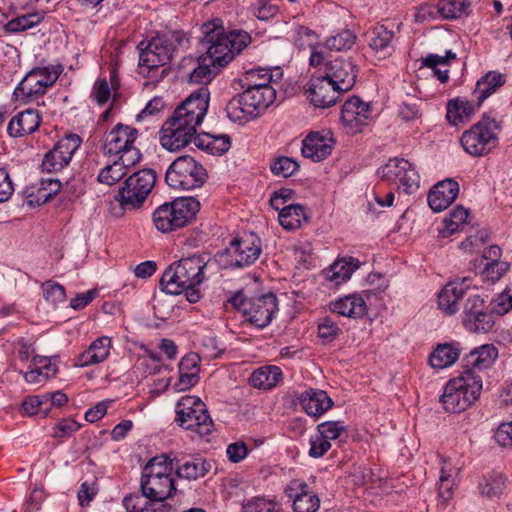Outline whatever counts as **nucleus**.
<instances>
[{"label":"nucleus","instance_id":"1","mask_svg":"<svg viewBox=\"0 0 512 512\" xmlns=\"http://www.w3.org/2000/svg\"><path fill=\"white\" fill-rule=\"evenodd\" d=\"M210 93L201 87L182 101L163 123L160 144L170 152H177L195 143L197 127L202 123L209 107Z\"/></svg>","mask_w":512,"mask_h":512},{"label":"nucleus","instance_id":"2","mask_svg":"<svg viewBox=\"0 0 512 512\" xmlns=\"http://www.w3.org/2000/svg\"><path fill=\"white\" fill-rule=\"evenodd\" d=\"M211 267L209 254H192L169 265L160 279L161 290L170 295L185 293L190 303L201 298L199 286L207 279Z\"/></svg>","mask_w":512,"mask_h":512},{"label":"nucleus","instance_id":"3","mask_svg":"<svg viewBox=\"0 0 512 512\" xmlns=\"http://www.w3.org/2000/svg\"><path fill=\"white\" fill-rule=\"evenodd\" d=\"M201 44L206 60L214 67H224L252 42L251 35L241 29L226 31L219 19L202 25Z\"/></svg>","mask_w":512,"mask_h":512},{"label":"nucleus","instance_id":"4","mask_svg":"<svg viewBox=\"0 0 512 512\" xmlns=\"http://www.w3.org/2000/svg\"><path fill=\"white\" fill-rule=\"evenodd\" d=\"M482 379L472 369L450 379L444 387L440 403L445 411L460 413L470 407L480 396Z\"/></svg>","mask_w":512,"mask_h":512},{"label":"nucleus","instance_id":"5","mask_svg":"<svg viewBox=\"0 0 512 512\" xmlns=\"http://www.w3.org/2000/svg\"><path fill=\"white\" fill-rule=\"evenodd\" d=\"M243 92L233 97L226 106L229 119L244 124L263 113L276 99L275 87H242Z\"/></svg>","mask_w":512,"mask_h":512},{"label":"nucleus","instance_id":"6","mask_svg":"<svg viewBox=\"0 0 512 512\" xmlns=\"http://www.w3.org/2000/svg\"><path fill=\"white\" fill-rule=\"evenodd\" d=\"M175 422L183 429L200 437L209 436L214 430L213 420L206 404L197 396H183L176 404Z\"/></svg>","mask_w":512,"mask_h":512},{"label":"nucleus","instance_id":"7","mask_svg":"<svg viewBox=\"0 0 512 512\" xmlns=\"http://www.w3.org/2000/svg\"><path fill=\"white\" fill-rule=\"evenodd\" d=\"M499 129L494 118L484 115L470 129L463 132L460 143L465 152L473 157L488 155L498 145Z\"/></svg>","mask_w":512,"mask_h":512},{"label":"nucleus","instance_id":"8","mask_svg":"<svg viewBox=\"0 0 512 512\" xmlns=\"http://www.w3.org/2000/svg\"><path fill=\"white\" fill-rule=\"evenodd\" d=\"M208 178L204 166L189 155L175 159L165 174L166 183L174 189L191 190L203 186Z\"/></svg>","mask_w":512,"mask_h":512},{"label":"nucleus","instance_id":"9","mask_svg":"<svg viewBox=\"0 0 512 512\" xmlns=\"http://www.w3.org/2000/svg\"><path fill=\"white\" fill-rule=\"evenodd\" d=\"M156 182V172L153 169H142L129 176L120 187L118 199L124 210L141 207L152 191Z\"/></svg>","mask_w":512,"mask_h":512},{"label":"nucleus","instance_id":"10","mask_svg":"<svg viewBox=\"0 0 512 512\" xmlns=\"http://www.w3.org/2000/svg\"><path fill=\"white\" fill-rule=\"evenodd\" d=\"M62 71L61 65L35 68L17 85L14 95L25 102L37 99L54 85Z\"/></svg>","mask_w":512,"mask_h":512},{"label":"nucleus","instance_id":"11","mask_svg":"<svg viewBox=\"0 0 512 512\" xmlns=\"http://www.w3.org/2000/svg\"><path fill=\"white\" fill-rule=\"evenodd\" d=\"M261 252L260 238L251 233L233 239L225 251L219 255V262L224 268H242L255 263Z\"/></svg>","mask_w":512,"mask_h":512},{"label":"nucleus","instance_id":"12","mask_svg":"<svg viewBox=\"0 0 512 512\" xmlns=\"http://www.w3.org/2000/svg\"><path fill=\"white\" fill-rule=\"evenodd\" d=\"M379 177L404 192L412 193L419 187V175L413 165L404 158H391L377 171Z\"/></svg>","mask_w":512,"mask_h":512},{"label":"nucleus","instance_id":"13","mask_svg":"<svg viewBox=\"0 0 512 512\" xmlns=\"http://www.w3.org/2000/svg\"><path fill=\"white\" fill-rule=\"evenodd\" d=\"M240 306L245 319L256 328L268 326L278 311V299L267 293L249 300H241Z\"/></svg>","mask_w":512,"mask_h":512},{"label":"nucleus","instance_id":"14","mask_svg":"<svg viewBox=\"0 0 512 512\" xmlns=\"http://www.w3.org/2000/svg\"><path fill=\"white\" fill-rule=\"evenodd\" d=\"M81 143L82 139L77 134H68L60 139L55 146L44 155L41 164L42 170L48 173H54L68 166Z\"/></svg>","mask_w":512,"mask_h":512},{"label":"nucleus","instance_id":"15","mask_svg":"<svg viewBox=\"0 0 512 512\" xmlns=\"http://www.w3.org/2000/svg\"><path fill=\"white\" fill-rule=\"evenodd\" d=\"M322 74L345 93L353 88L358 68L351 58L336 57L324 63Z\"/></svg>","mask_w":512,"mask_h":512},{"label":"nucleus","instance_id":"16","mask_svg":"<svg viewBox=\"0 0 512 512\" xmlns=\"http://www.w3.org/2000/svg\"><path fill=\"white\" fill-rule=\"evenodd\" d=\"M343 93L323 74L313 76L305 90L307 98L317 108H328L335 105Z\"/></svg>","mask_w":512,"mask_h":512},{"label":"nucleus","instance_id":"17","mask_svg":"<svg viewBox=\"0 0 512 512\" xmlns=\"http://www.w3.org/2000/svg\"><path fill=\"white\" fill-rule=\"evenodd\" d=\"M372 113L371 105L362 101L358 96H352L342 106L341 122L348 133L356 134L368 124Z\"/></svg>","mask_w":512,"mask_h":512},{"label":"nucleus","instance_id":"18","mask_svg":"<svg viewBox=\"0 0 512 512\" xmlns=\"http://www.w3.org/2000/svg\"><path fill=\"white\" fill-rule=\"evenodd\" d=\"M149 42L152 44V48L162 56V61H166L168 64L190 47L189 36L178 30L157 35Z\"/></svg>","mask_w":512,"mask_h":512},{"label":"nucleus","instance_id":"19","mask_svg":"<svg viewBox=\"0 0 512 512\" xmlns=\"http://www.w3.org/2000/svg\"><path fill=\"white\" fill-rule=\"evenodd\" d=\"M138 49L140 50V74L152 80L162 79L168 74L169 68L166 67L168 63L166 61H162V56L152 48V44L150 42H140Z\"/></svg>","mask_w":512,"mask_h":512},{"label":"nucleus","instance_id":"20","mask_svg":"<svg viewBox=\"0 0 512 512\" xmlns=\"http://www.w3.org/2000/svg\"><path fill=\"white\" fill-rule=\"evenodd\" d=\"M334 140L329 132H311L302 141V154L313 161H321L333 150Z\"/></svg>","mask_w":512,"mask_h":512},{"label":"nucleus","instance_id":"21","mask_svg":"<svg viewBox=\"0 0 512 512\" xmlns=\"http://www.w3.org/2000/svg\"><path fill=\"white\" fill-rule=\"evenodd\" d=\"M459 184L453 179L438 182L428 194V204L435 212H440L449 207L457 198Z\"/></svg>","mask_w":512,"mask_h":512},{"label":"nucleus","instance_id":"22","mask_svg":"<svg viewBox=\"0 0 512 512\" xmlns=\"http://www.w3.org/2000/svg\"><path fill=\"white\" fill-rule=\"evenodd\" d=\"M138 137V130L131 126L117 124L106 136L104 150L109 155H118L130 148Z\"/></svg>","mask_w":512,"mask_h":512},{"label":"nucleus","instance_id":"23","mask_svg":"<svg viewBox=\"0 0 512 512\" xmlns=\"http://www.w3.org/2000/svg\"><path fill=\"white\" fill-rule=\"evenodd\" d=\"M393 38L394 32L383 24H377L366 32L368 46L378 59H385L393 53Z\"/></svg>","mask_w":512,"mask_h":512},{"label":"nucleus","instance_id":"24","mask_svg":"<svg viewBox=\"0 0 512 512\" xmlns=\"http://www.w3.org/2000/svg\"><path fill=\"white\" fill-rule=\"evenodd\" d=\"M298 399L302 409L313 417L323 415L333 406L332 399L321 389L309 388L302 392Z\"/></svg>","mask_w":512,"mask_h":512},{"label":"nucleus","instance_id":"25","mask_svg":"<svg viewBox=\"0 0 512 512\" xmlns=\"http://www.w3.org/2000/svg\"><path fill=\"white\" fill-rule=\"evenodd\" d=\"M141 491L155 503H160L170 497L175 491L171 476L141 477Z\"/></svg>","mask_w":512,"mask_h":512},{"label":"nucleus","instance_id":"26","mask_svg":"<svg viewBox=\"0 0 512 512\" xmlns=\"http://www.w3.org/2000/svg\"><path fill=\"white\" fill-rule=\"evenodd\" d=\"M41 124V116L35 109H26L15 115L9 122L7 131L12 137H22L34 133Z\"/></svg>","mask_w":512,"mask_h":512},{"label":"nucleus","instance_id":"27","mask_svg":"<svg viewBox=\"0 0 512 512\" xmlns=\"http://www.w3.org/2000/svg\"><path fill=\"white\" fill-rule=\"evenodd\" d=\"M467 279L461 282L452 281L448 283L438 295V307L447 315H453L459 310L458 301L466 294Z\"/></svg>","mask_w":512,"mask_h":512},{"label":"nucleus","instance_id":"28","mask_svg":"<svg viewBox=\"0 0 512 512\" xmlns=\"http://www.w3.org/2000/svg\"><path fill=\"white\" fill-rule=\"evenodd\" d=\"M329 307L333 313L350 318H361L367 312L365 300L356 294L340 297L331 302Z\"/></svg>","mask_w":512,"mask_h":512},{"label":"nucleus","instance_id":"29","mask_svg":"<svg viewBox=\"0 0 512 512\" xmlns=\"http://www.w3.org/2000/svg\"><path fill=\"white\" fill-rule=\"evenodd\" d=\"M174 467L180 478L196 480L206 475L211 468V464L202 457H190L181 460L176 459Z\"/></svg>","mask_w":512,"mask_h":512},{"label":"nucleus","instance_id":"30","mask_svg":"<svg viewBox=\"0 0 512 512\" xmlns=\"http://www.w3.org/2000/svg\"><path fill=\"white\" fill-rule=\"evenodd\" d=\"M506 82L504 74L489 71L483 77H481L476 84V88L473 92L474 97L477 101V106L480 107L482 103L493 93H495L500 87Z\"/></svg>","mask_w":512,"mask_h":512},{"label":"nucleus","instance_id":"31","mask_svg":"<svg viewBox=\"0 0 512 512\" xmlns=\"http://www.w3.org/2000/svg\"><path fill=\"white\" fill-rule=\"evenodd\" d=\"M110 348L111 339L109 337L102 336L97 338L79 356L80 366L85 367L105 361L110 354Z\"/></svg>","mask_w":512,"mask_h":512},{"label":"nucleus","instance_id":"32","mask_svg":"<svg viewBox=\"0 0 512 512\" xmlns=\"http://www.w3.org/2000/svg\"><path fill=\"white\" fill-rule=\"evenodd\" d=\"M179 228L190 223L200 210V202L194 197H180L169 203Z\"/></svg>","mask_w":512,"mask_h":512},{"label":"nucleus","instance_id":"33","mask_svg":"<svg viewBox=\"0 0 512 512\" xmlns=\"http://www.w3.org/2000/svg\"><path fill=\"white\" fill-rule=\"evenodd\" d=\"M498 356L497 348L492 344L473 349L464 359L467 369L483 370L490 367Z\"/></svg>","mask_w":512,"mask_h":512},{"label":"nucleus","instance_id":"34","mask_svg":"<svg viewBox=\"0 0 512 512\" xmlns=\"http://www.w3.org/2000/svg\"><path fill=\"white\" fill-rule=\"evenodd\" d=\"M282 375L281 369L277 366H262L251 374L249 384L254 388L269 390L282 380Z\"/></svg>","mask_w":512,"mask_h":512},{"label":"nucleus","instance_id":"35","mask_svg":"<svg viewBox=\"0 0 512 512\" xmlns=\"http://www.w3.org/2000/svg\"><path fill=\"white\" fill-rule=\"evenodd\" d=\"M359 266L360 261L358 259L353 257L343 258L324 270L325 278L335 283V285H339L347 281Z\"/></svg>","mask_w":512,"mask_h":512},{"label":"nucleus","instance_id":"36","mask_svg":"<svg viewBox=\"0 0 512 512\" xmlns=\"http://www.w3.org/2000/svg\"><path fill=\"white\" fill-rule=\"evenodd\" d=\"M195 145L197 148L213 155H222L229 150L231 141L228 135L215 136L210 133L202 132L195 138Z\"/></svg>","mask_w":512,"mask_h":512},{"label":"nucleus","instance_id":"37","mask_svg":"<svg viewBox=\"0 0 512 512\" xmlns=\"http://www.w3.org/2000/svg\"><path fill=\"white\" fill-rule=\"evenodd\" d=\"M293 510L295 512H316L320 506V500L316 494L310 491L306 483H298L295 489Z\"/></svg>","mask_w":512,"mask_h":512},{"label":"nucleus","instance_id":"38","mask_svg":"<svg viewBox=\"0 0 512 512\" xmlns=\"http://www.w3.org/2000/svg\"><path fill=\"white\" fill-rule=\"evenodd\" d=\"M278 218L281 226L289 231L299 228L303 222L308 221L305 208L300 204H287L283 206Z\"/></svg>","mask_w":512,"mask_h":512},{"label":"nucleus","instance_id":"39","mask_svg":"<svg viewBox=\"0 0 512 512\" xmlns=\"http://www.w3.org/2000/svg\"><path fill=\"white\" fill-rule=\"evenodd\" d=\"M473 113L474 107L469 101L456 98L447 104L446 118L450 124L455 126L467 122Z\"/></svg>","mask_w":512,"mask_h":512},{"label":"nucleus","instance_id":"40","mask_svg":"<svg viewBox=\"0 0 512 512\" xmlns=\"http://www.w3.org/2000/svg\"><path fill=\"white\" fill-rule=\"evenodd\" d=\"M241 87L258 88L274 87L272 71L269 69L258 68L246 71L240 79Z\"/></svg>","mask_w":512,"mask_h":512},{"label":"nucleus","instance_id":"41","mask_svg":"<svg viewBox=\"0 0 512 512\" xmlns=\"http://www.w3.org/2000/svg\"><path fill=\"white\" fill-rule=\"evenodd\" d=\"M44 19V15L40 12L27 13L12 18L4 25L6 33H20L32 29L40 24Z\"/></svg>","mask_w":512,"mask_h":512},{"label":"nucleus","instance_id":"42","mask_svg":"<svg viewBox=\"0 0 512 512\" xmlns=\"http://www.w3.org/2000/svg\"><path fill=\"white\" fill-rule=\"evenodd\" d=\"M459 349L450 344H441L429 357L430 365L435 369H443L452 365L459 357Z\"/></svg>","mask_w":512,"mask_h":512},{"label":"nucleus","instance_id":"43","mask_svg":"<svg viewBox=\"0 0 512 512\" xmlns=\"http://www.w3.org/2000/svg\"><path fill=\"white\" fill-rule=\"evenodd\" d=\"M175 217L169 203H164L159 206L152 215L156 229L163 233L179 229Z\"/></svg>","mask_w":512,"mask_h":512},{"label":"nucleus","instance_id":"44","mask_svg":"<svg viewBox=\"0 0 512 512\" xmlns=\"http://www.w3.org/2000/svg\"><path fill=\"white\" fill-rule=\"evenodd\" d=\"M504 488L505 477L502 473L499 472H493L489 474L479 484L481 494L490 499L500 497Z\"/></svg>","mask_w":512,"mask_h":512},{"label":"nucleus","instance_id":"45","mask_svg":"<svg viewBox=\"0 0 512 512\" xmlns=\"http://www.w3.org/2000/svg\"><path fill=\"white\" fill-rule=\"evenodd\" d=\"M220 67H214L206 55L198 60L197 66L189 73V81L195 84H206L216 75Z\"/></svg>","mask_w":512,"mask_h":512},{"label":"nucleus","instance_id":"46","mask_svg":"<svg viewBox=\"0 0 512 512\" xmlns=\"http://www.w3.org/2000/svg\"><path fill=\"white\" fill-rule=\"evenodd\" d=\"M281 504L275 499L255 496L242 504V512H280Z\"/></svg>","mask_w":512,"mask_h":512},{"label":"nucleus","instance_id":"47","mask_svg":"<svg viewBox=\"0 0 512 512\" xmlns=\"http://www.w3.org/2000/svg\"><path fill=\"white\" fill-rule=\"evenodd\" d=\"M467 7L466 0H439L436 10L443 19H456L466 14Z\"/></svg>","mask_w":512,"mask_h":512},{"label":"nucleus","instance_id":"48","mask_svg":"<svg viewBox=\"0 0 512 512\" xmlns=\"http://www.w3.org/2000/svg\"><path fill=\"white\" fill-rule=\"evenodd\" d=\"M357 39L356 34L350 29H343L337 34L326 39L325 46L329 50L344 51L353 47Z\"/></svg>","mask_w":512,"mask_h":512},{"label":"nucleus","instance_id":"49","mask_svg":"<svg viewBox=\"0 0 512 512\" xmlns=\"http://www.w3.org/2000/svg\"><path fill=\"white\" fill-rule=\"evenodd\" d=\"M174 468L173 460L167 461V457H154L144 467L142 477L171 476Z\"/></svg>","mask_w":512,"mask_h":512},{"label":"nucleus","instance_id":"50","mask_svg":"<svg viewBox=\"0 0 512 512\" xmlns=\"http://www.w3.org/2000/svg\"><path fill=\"white\" fill-rule=\"evenodd\" d=\"M494 325L493 316L487 311L483 310L471 318L464 320L463 326L470 332L486 333L492 329Z\"/></svg>","mask_w":512,"mask_h":512},{"label":"nucleus","instance_id":"51","mask_svg":"<svg viewBox=\"0 0 512 512\" xmlns=\"http://www.w3.org/2000/svg\"><path fill=\"white\" fill-rule=\"evenodd\" d=\"M154 505L143 492L127 495L123 499L126 512H155Z\"/></svg>","mask_w":512,"mask_h":512},{"label":"nucleus","instance_id":"52","mask_svg":"<svg viewBox=\"0 0 512 512\" xmlns=\"http://www.w3.org/2000/svg\"><path fill=\"white\" fill-rule=\"evenodd\" d=\"M126 173V169L116 160L112 164L106 165L100 171L97 179L100 183L111 186L120 181Z\"/></svg>","mask_w":512,"mask_h":512},{"label":"nucleus","instance_id":"53","mask_svg":"<svg viewBox=\"0 0 512 512\" xmlns=\"http://www.w3.org/2000/svg\"><path fill=\"white\" fill-rule=\"evenodd\" d=\"M398 115L404 121L418 119L421 116L420 99L407 96V98L402 100L399 104Z\"/></svg>","mask_w":512,"mask_h":512},{"label":"nucleus","instance_id":"54","mask_svg":"<svg viewBox=\"0 0 512 512\" xmlns=\"http://www.w3.org/2000/svg\"><path fill=\"white\" fill-rule=\"evenodd\" d=\"M22 410L28 416L42 414L47 416V399L44 394L27 397L22 403Z\"/></svg>","mask_w":512,"mask_h":512},{"label":"nucleus","instance_id":"55","mask_svg":"<svg viewBox=\"0 0 512 512\" xmlns=\"http://www.w3.org/2000/svg\"><path fill=\"white\" fill-rule=\"evenodd\" d=\"M270 169L276 176L288 178L299 169V164L292 158L283 156L276 158L271 163Z\"/></svg>","mask_w":512,"mask_h":512},{"label":"nucleus","instance_id":"56","mask_svg":"<svg viewBox=\"0 0 512 512\" xmlns=\"http://www.w3.org/2000/svg\"><path fill=\"white\" fill-rule=\"evenodd\" d=\"M44 298L52 304L62 303L66 299L65 288L52 280L42 284Z\"/></svg>","mask_w":512,"mask_h":512},{"label":"nucleus","instance_id":"57","mask_svg":"<svg viewBox=\"0 0 512 512\" xmlns=\"http://www.w3.org/2000/svg\"><path fill=\"white\" fill-rule=\"evenodd\" d=\"M279 8L271 0H257L252 5L253 14L262 21L272 19L277 15Z\"/></svg>","mask_w":512,"mask_h":512},{"label":"nucleus","instance_id":"58","mask_svg":"<svg viewBox=\"0 0 512 512\" xmlns=\"http://www.w3.org/2000/svg\"><path fill=\"white\" fill-rule=\"evenodd\" d=\"M468 218V211L462 207H455L451 213L449 219H445V228L448 234H453L459 230V228L466 223Z\"/></svg>","mask_w":512,"mask_h":512},{"label":"nucleus","instance_id":"59","mask_svg":"<svg viewBox=\"0 0 512 512\" xmlns=\"http://www.w3.org/2000/svg\"><path fill=\"white\" fill-rule=\"evenodd\" d=\"M483 310H487L484 299L479 295H469L463 306L462 323Z\"/></svg>","mask_w":512,"mask_h":512},{"label":"nucleus","instance_id":"60","mask_svg":"<svg viewBox=\"0 0 512 512\" xmlns=\"http://www.w3.org/2000/svg\"><path fill=\"white\" fill-rule=\"evenodd\" d=\"M318 433L328 441L337 439L345 432V426L340 421H326L317 426Z\"/></svg>","mask_w":512,"mask_h":512},{"label":"nucleus","instance_id":"61","mask_svg":"<svg viewBox=\"0 0 512 512\" xmlns=\"http://www.w3.org/2000/svg\"><path fill=\"white\" fill-rule=\"evenodd\" d=\"M341 332L338 325L329 317H325L318 324V336L326 342L334 340Z\"/></svg>","mask_w":512,"mask_h":512},{"label":"nucleus","instance_id":"62","mask_svg":"<svg viewBox=\"0 0 512 512\" xmlns=\"http://www.w3.org/2000/svg\"><path fill=\"white\" fill-rule=\"evenodd\" d=\"M331 448V443L319 433L311 436L309 456L313 458H320Z\"/></svg>","mask_w":512,"mask_h":512},{"label":"nucleus","instance_id":"63","mask_svg":"<svg viewBox=\"0 0 512 512\" xmlns=\"http://www.w3.org/2000/svg\"><path fill=\"white\" fill-rule=\"evenodd\" d=\"M80 428V425L73 419L67 418L58 422L53 428L52 437L54 438H66L72 435Z\"/></svg>","mask_w":512,"mask_h":512},{"label":"nucleus","instance_id":"64","mask_svg":"<svg viewBox=\"0 0 512 512\" xmlns=\"http://www.w3.org/2000/svg\"><path fill=\"white\" fill-rule=\"evenodd\" d=\"M98 493V487L96 481H84L82 482L78 491L79 504L82 507L88 506Z\"/></svg>","mask_w":512,"mask_h":512}]
</instances>
